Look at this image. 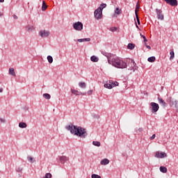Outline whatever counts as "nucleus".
<instances>
[{
	"mask_svg": "<svg viewBox=\"0 0 178 178\" xmlns=\"http://www.w3.org/2000/svg\"><path fill=\"white\" fill-rule=\"evenodd\" d=\"M0 122H1V123H5V119L0 118Z\"/></svg>",
	"mask_w": 178,
	"mask_h": 178,
	"instance_id": "obj_43",
	"label": "nucleus"
},
{
	"mask_svg": "<svg viewBox=\"0 0 178 178\" xmlns=\"http://www.w3.org/2000/svg\"><path fill=\"white\" fill-rule=\"evenodd\" d=\"M3 16V14L2 13H0V17H2Z\"/></svg>",
	"mask_w": 178,
	"mask_h": 178,
	"instance_id": "obj_51",
	"label": "nucleus"
},
{
	"mask_svg": "<svg viewBox=\"0 0 178 178\" xmlns=\"http://www.w3.org/2000/svg\"><path fill=\"white\" fill-rule=\"evenodd\" d=\"M1 3L5 2V0H0Z\"/></svg>",
	"mask_w": 178,
	"mask_h": 178,
	"instance_id": "obj_53",
	"label": "nucleus"
},
{
	"mask_svg": "<svg viewBox=\"0 0 178 178\" xmlns=\"http://www.w3.org/2000/svg\"><path fill=\"white\" fill-rule=\"evenodd\" d=\"M39 35H40L42 38H47L49 35V31L42 30L39 32Z\"/></svg>",
	"mask_w": 178,
	"mask_h": 178,
	"instance_id": "obj_9",
	"label": "nucleus"
},
{
	"mask_svg": "<svg viewBox=\"0 0 178 178\" xmlns=\"http://www.w3.org/2000/svg\"><path fill=\"white\" fill-rule=\"evenodd\" d=\"M91 177H92V178H102L101 176H99V175H97V174H92V175H91Z\"/></svg>",
	"mask_w": 178,
	"mask_h": 178,
	"instance_id": "obj_35",
	"label": "nucleus"
},
{
	"mask_svg": "<svg viewBox=\"0 0 178 178\" xmlns=\"http://www.w3.org/2000/svg\"><path fill=\"white\" fill-rule=\"evenodd\" d=\"M156 136L155 134H153L151 137H150V140H154V138H155Z\"/></svg>",
	"mask_w": 178,
	"mask_h": 178,
	"instance_id": "obj_44",
	"label": "nucleus"
},
{
	"mask_svg": "<svg viewBox=\"0 0 178 178\" xmlns=\"http://www.w3.org/2000/svg\"><path fill=\"white\" fill-rule=\"evenodd\" d=\"M135 44L133 43L128 44L127 48L128 49H134Z\"/></svg>",
	"mask_w": 178,
	"mask_h": 178,
	"instance_id": "obj_27",
	"label": "nucleus"
},
{
	"mask_svg": "<svg viewBox=\"0 0 178 178\" xmlns=\"http://www.w3.org/2000/svg\"><path fill=\"white\" fill-rule=\"evenodd\" d=\"M157 99L159 101V104H161V106H163V108H166V106H168V104H166L164 99H163L160 97H158Z\"/></svg>",
	"mask_w": 178,
	"mask_h": 178,
	"instance_id": "obj_13",
	"label": "nucleus"
},
{
	"mask_svg": "<svg viewBox=\"0 0 178 178\" xmlns=\"http://www.w3.org/2000/svg\"><path fill=\"white\" fill-rule=\"evenodd\" d=\"M2 83L1 82H0V84H1Z\"/></svg>",
	"mask_w": 178,
	"mask_h": 178,
	"instance_id": "obj_57",
	"label": "nucleus"
},
{
	"mask_svg": "<svg viewBox=\"0 0 178 178\" xmlns=\"http://www.w3.org/2000/svg\"><path fill=\"white\" fill-rule=\"evenodd\" d=\"M111 31H117L118 29L116 27L111 28Z\"/></svg>",
	"mask_w": 178,
	"mask_h": 178,
	"instance_id": "obj_40",
	"label": "nucleus"
},
{
	"mask_svg": "<svg viewBox=\"0 0 178 178\" xmlns=\"http://www.w3.org/2000/svg\"><path fill=\"white\" fill-rule=\"evenodd\" d=\"M19 127H20V129H26V127H27V124H26V122H19Z\"/></svg>",
	"mask_w": 178,
	"mask_h": 178,
	"instance_id": "obj_22",
	"label": "nucleus"
},
{
	"mask_svg": "<svg viewBox=\"0 0 178 178\" xmlns=\"http://www.w3.org/2000/svg\"><path fill=\"white\" fill-rule=\"evenodd\" d=\"M47 60H48L49 63H52V62H54V58H52L51 56H48Z\"/></svg>",
	"mask_w": 178,
	"mask_h": 178,
	"instance_id": "obj_32",
	"label": "nucleus"
},
{
	"mask_svg": "<svg viewBox=\"0 0 178 178\" xmlns=\"http://www.w3.org/2000/svg\"><path fill=\"white\" fill-rule=\"evenodd\" d=\"M137 9H140V6L138 5V3L136 4V10L137 11Z\"/></svg>",
	"mask_w": 178,
	"mask_h": 178,
	"instance_id": "obj_42",
	"label": "nucleus"
},
{
	"mask_svg": "<svg viewBox=\"0 0 178 178\" xmlns=\"http://www.w3.org/2000/svg\"><path fill=\"white\" fill-rule=\"evenodd\" d=\"M73 29L76 31H81L83 30V23L77 22L73 24Z\"/></svg>",
	"mask_w": 178,
	"mask_h": 178,
	"instance_id": "obj_5",
	"label": "nucleus"
},
{
	"mask_svg": "<svg viewBox=\"0 0 178 178\" xmlns=\"http://www.w3.org/2000/svg\"><path fill=\"white\" fill-rule=\"evenodd\" d=\"M155 56H152V57H149L147 58L148 62H150L151 63H152V62H155Z\"/></svg>",
	"mask_w": 178,
	"mask_h": 178,
	"instance_id": "obj_28",
	"label": "nucleus"
},
{
	"mask_svg": "<svg viewBox=\"0 0 178 178\" xmlns=\"http://www.w3.org/2000/svg\"><path fill=\"white\" fill-rule=\"evenodd\" d=\"M103 55H104V56H106L107 60H108V56H111V55H113V54H108V53H104V54H103Z\"/></svg>",
	"mask_w": 178,
	"mask_h": 178,
	"instance_id": "obj_37",
	"label": "nucleus"
},
{
	"mask_svg": "<svg viewBox=\"0 0 178 178\" xmlns=\"http://www.w3.org/2000/svg\"><path fill=\"white\" fill-rule=\"evenodd\" d=\"M74 41H75V42H76V41H77V40H76V39H74Z\"/></svg>",
	"mask_w": 178,
	"mask_h": 178,
	"instance_id": "obj_56",
	"label": "nucleus"
},
{
	"mask_svg": "<svg viewBox=\"0 0 178 178\" xmlns=\"http://www.w3.org/2000/svg\"><path fill=\"white\" fill-rule=\"evenodd\" d=\"M149 109L152 113H156V112L159 111V104H158V103L152 102L150 103Z\"/></svg>",
	"mask_w": 178,
	"mask_h": 178,
	"instance_id": "obj_3",
	"label": "nucleus"
},
{
	"mask_svg": "<svg viewBox=\"0 0 178 178\" xmlns=\"http://www.w3.org/2000/svg\"><path fill=\"white\" fill-rule=\"evenodd\" d=\"M128 66L129 67L128 70H133L134 72H135L136 70H137V69H138V67H137V64H136V62H134V60H130L129 61Z\"/></svg>",
	"mask_w": 178,
	"mask_h": 178,
	"instance_id": "obj_4",
	"label": "nucleus"
},
{
	"mask_svg": "<svg viewBox=\"0 0 178 178\" xmlns=\"http://www.w3.org/2000/svg\"><path fill=\"white\" fill-rule=\"evenodd\" d=\"M93 118H97L98 119V118H99V116L97 115H94Z\"/></svg>",
	"mask_w": 178,
	"mask_h": 178,
	"instance_id": "obj_50",
	"label": "nucleus"
},
{
	"mask_svg": "<svg viewBox=\"0 0 178 178\" xmlns=\"http://www.w3.org/2000/svg\"><path fill=\"white\" fill-rule=\"evenodd\" d=\"M146 48H147V49H151V46H149V45H146Z\"/></svg>",
	"mask_w": 178,
	"mask_h": 178,
	"instance_id": "obj_45",
	"label": "nucleus"
},
{
	"mask_svg": "<svg viewBox=\"0 0 178 178\" xmlns=\"http://www.w3.org/2000/svg\"><path fill=\"white\" fill-rule=\"evenodd\" d=\"M115 15H122V10L119 8V7H117L115 10Z\"/></svg>",
	"mask_w": 178,
	"mask_h": 178,
	"instance_id": "obj_25",
	"label": "nucleus"
},
{
	"mask_svg": "<svg viewBox=\"0 0 178 178\" xmlns=\"http://www.w3.org/2000/svg\"><path fill=\"white\" fill-rule=\"evenodd\" d=\"M160 172H161V173H166L168 172V168H166L165 166H161Z\"/></svg>",
	"mask_w": 178,
	"mask_h": 178,
	"instance_id": "obj_24",
	"label": "nucleus"
},
{
	"mask_svg": "<svg viewBox=\"0 0 178 178\" xmlns=\"http://www.w3.org/2000/svg\"><path fill=\"white\" fill-rule=\"evenodd\" d=\"M156 158H166L167 154L165 152H156L155 153V156Z\"/></svg>",
	"mask_w": 178,
	"mask_h": 178,
	"instance_id": "obj_11",
	"label": "nucleus"
},
{
	"mask_svg": "<svg viewBox=\"0 0 178 178\" xmlns=\"http://www.w3.org/2000/svg\"><path fill=\"white\" fill-rule=\"evenodd\" d=\"M99 12L95 13V10L94 12L95 17L97 19V20H99V19H102V15L99 14Z\"/></svg>",
	"mask_w": 178,
	"mask_h": 178,
	"instance_id": "obj_16",
	"label": "nucleus"
},
{
	"mask_svg": "<svg viewBox=\"0 0 178 178\" xmlns=\"http://www.w3.org/2000/svg\"><path fill=\"white\" fill-rule=\"evenodd\" d=\"M106 7V3H102L100 5V6L95 10V13H98V12H99V14L101 15L102 13V10H104V9H105Z\"/></svg>",
	"mask_w": 178,
	"mask_h": 178,
	"instance_id": "obj_8",
	"label": "nucleus"
},
{
	"mask_svg": "<svg viewBox=\"0 0 178 178\" xmlns=\"http://www.w3.org/2000/svg\"><path fill=\"white\" fill-rule=\"evenodd\" d=\"M92 144L95 145V147H101V143L99 141H93Z\"/></svg>",
	"mask_w": 178,
	"mask_h": 178,
	"instance_id": "obj_31",
	"label": "nucleus"
},
{
	"mask_svg": "<svg viewBox=\"0 0 178 178\" xmlns=\"http://www.w3.org/2000/svg\"><path fill=\"white\" fill-rule=\"evenodd\" d=\"M79 87H81V88H86V87H87V86L86 85V83L84 82H80L79 83Z\"/></svg>",
	"mask_w": 178,
	"mask_h": 178,
	"instance_id": "obj_33",
	"label": "nucleus"
},
{
	"mask_svg": "<svg viewBox=\"0 0 178 178\" xmlns=\"http://www.w3.org/2000/svg\"><path fill=\"white\" fill-rule=\"evenodd\" d=\"M143 128H139L137 131L136 133H138V134H140V133H143Z\"/></svg>",
	"mask_w": 178,
	"mask_h": 178,
	"instance_id": "obj_38",
	"label": "nucleus"
},
{
	"mask_svg": "<svg viewBox=\"0 0 178 178\" xmlns=\"http://www.w3.org/2000/svg\"><path fill=\"white\" fill-rule=\"evenodd\" d=\"M168 102L170 106H173V105H175V107L178 109V101L177 100H173V99L169 98L168 99Z\"/></svg>",
	"mask_w": 178,
	"mask_h": 178,
	"instance_id": "obj_6",
	"label": "nucleus"
},
{
	"mask_svg": "<svg viewBox=\"0 0 178 178\" xmlns=\"http://www.w3.org/2000/svg\"><path fill=\"white\" fill-rule=\"evenodd\" d=\"M43 97L45 98V99H51V95L48 93L43 94Z\"/></svg>",
	"mask_w": 178,
	"mask_h": 178,
	"instance_id": "obj_30",
	"label": "nucleus"
},
{
	"mask_svg": "<svg viewBox=\"0 0 178 178\" xmlns=\"http://www.w3.org/2000/svg\"><path fill=\"white\" fill-rule=\"evenodd\" d=\"M170 60H172V59L175 58V51H171L170 52Z\"/></svg>",
	"mask_w": 178,
	"mask_h": 178,
	"instance_id": "obj_29",
	"label": "nucleus"
},
{
	"mask_svg": "<svg viewBox=\"0 0 178 178\" xmlns=\"http://www.w3.org/2000/svg\"><path fill=\"white\" fill-rule=\"evenodd\" d=\"M136 27L138 29V30H140V27H138V25H137V24H136Z\"/></svg>",
	"mask_w": 178,
	"mask_h": 178,
	"instance_id": "obj_52",
	"label": "nucleus"
},
{
	"mask_svg": "<svg viewBox=\"0 0 178 178\" xmlns=\"http://www.w3.org/2000/svg\"><path fill=\"white\" fill-rule=\"evenodd\" d=\"M108 63L118 69H126L127 67V63L115 54L108 56Z\"/></svg>",
	"mask_w": 178,
	"mask_h": 178,
	"instance_id": "obj_2",
	"label": "nucleus"
},
{
	"mask_svg": "<svg viewBox=\"0 0 178 178\" xmlns=\"http://www.w3.org/2000/svg\"><path fill=\"white\" fill-rule=\"evenodd\" d=\"M13 18H14V19H18V17H17L16 15H13Z\"/></svg>",
	"mask_w": 178,
	"mask_h": 178,
	"instance_id": "obj_49",
	"label": "nucleus"
},
{
	"mask_svg": "<svg viewBox=\"0 0 178 178\" xmlns=\"http://www.w3.org/2000/svg\"><path fill=\"white\" fill-rule=\"evenodd\" d=\"M59 161L62 165L65 164V162H67L69 161V157L66 156H59Z\"/></svg>",
	"mask_w": 178,
	"mask_h": 178,
	"instance_id": "obj_12",
	"label": "nucleus"
},
{
	"mask_svg": "<svg viewBox=\"0 0 178 178\" xmlns=\"http://www.w3.org/2000/svg\"><path fill=\"white\" fill-rule=\"evenodd\" d=\"M135 14H136V17L138 24L139 25L141 24V23L140 22V18H138V14L137 13V10H135Z\"/></svg>",
	"mask_w": 178,
	"mask_h": 178,
	"instance_id": "obj_26",
	"label": "nucleus"
},
{
	"mask_svg": "<svg viewBox=\"0 0 178 178\" xmlns=\"http://www.w3.org/2000/svg\"><path fill=\"white\" fill-rule=\"evenodd\" d=\"M48 8V6L45 3V1H42V10L44 12L47 10V8Z\"/></svg>",
	"mask_w": 178,
	"mask_h": 178,
	"instance_id": "obj_21",
	"label": "nucleus"
},
{
	"mask_svg": "<svg viewBox=\"0 0 178 178\" xmlns=\"http://www.w3.org/2000/svg\"><path fill=\"white\" fill-rule=\"evenodd\" d=\"M26 30L29 31V33H31V31H34V26L28 25L26 27Z\"/></svg>",
	"mask_w": 178,
	"mask_h": 178,
	"instance_id": "obj_19",
	"label": "nucleus"
},
{
	"mask_svg": "<svg viewBox=\"0 0 178 178\" xmlns=\"http://www.w3.org/2000/svg\"><path fill=\"white\" fill-rule=\"evenodd\" d=\"M143 40H144V42H147L148 41V40H147V38H143Z\"/></svg>",
	"mask_w": 178,
	"mask_h": 178,
	"instance_id": "obj_47",
	"label": "nucleus"
},
{
	"mask_svg": "<svg viewBox=\"0 0 178 178\" xmlns=\"http://www.w3.org/2000/svg\"><path fill=\"white\" fill-rule=\"evenodd\" d=\"M0 92H3V88H0Z\"/></svg>",
	"mask_w": 178,
	"mask_h": 178,
	"instance_id": "obj_48",
	"label": "nucleus"
},
{
	"mask_svg": "<svg viewBox=\"0 0 178 178\" xmlns=\"http://www.w3.org/2000/svg\"><path fill=\"white\" fill-rule=\"evenodd\" d=\"M78 42H89V41H91V39L90 38H83V39H78Z\"/></svg>",
	"mask_w": 178,
	"mask_h": 178,
	"instance_id": "obj_17",
	"label": "nucleus"
},
{
	"mask_svg": "<svg viewBox=\"0 0 178 178\" xmlns=\"http://www.w3.org/2000/svg\"><path fill=\"white\" fill-rule=\"evenodd\" d=\"M145 47H147V45L146 42H145Z\"/></svg>",
	"mask_w": 178,
	"mask_h": 178,
	"instance_id": "obj_54",
	"label": "nucleus"
},
{
	"mask_svg": "<svg viewBox=\"0 0 178 178\" xmlns=\"http://www.w3.org/2000/svg\"><path fill=\"white\" fill-rule=\"evenodd\" d=\"M31 11H33V8L31 9Z\"/></svg>",
	"mask_w": 178,
	"mask_h": 178,
	"instance_id": "obj_55",
	"label": "nucleus"
},
{
	"mask_svg": "<svg viewBox=\"0 0 178 178\" xmlns=\"http://www.w3.org/2000/svg\"><path fill=\"white\" fill-rule=\"evenodd\" d=\"M23 170V167H18L17 168V172H22Z\"/></svg>",
	"mask_w": 178,
	"mask_h": 178,
	"instance_id": "obj_39",
	"label": "nucleus"
},
{
	"mask_svg": "<svg viewBox=\"0 0 178 178\" xmlns=\"http://www.w3.org/2000/svg\"><path fill=\"white\" fill-rule=\"evenodd\" d=\"M115 87V84H112V81H108V83L104 84L105 88H108V90H112Z\"/></svg>",
	"mask_w": 178,
	"mask_h": 178,
	"instance_id": "obj_14",
	"label": "nucleus"
},
{
	"mask_svg": "<svg viewBox=\"0 0 178 178\" xmlns=\"http://www.w3.org/2000/svg\"><path fill=\"white\" fill-rule=\"evenodd\" d=\"M71 92L74 94V95H86V92L83 93L81 92H79L78 90H76L74 89L71 90Z\"/></svg>",
	"mask_w": 178,
	"mask_h": 178,
	"instance_id": "obj_15",
	"label": "nucleus"
},
{
	"mask_svg": "<svg viewBox=\"0 0 178 178\" xmlns=\"http://www.w3.org/2000/svg\"><path fill=\"white\" fill-rule=\"evenodd\" d=\"M90 60H91V62H98V60H99V58H98V57H97L95 56H92L90 57Z\"/></svg>",
	"mask_w": 178,
	"mask_h": 178,
	"instance_id": "obj_23",
	"label": "nucleus"
},
{
	"mask_svg": "<svg viewBox=\"0 0 178 178\" xmlns=\"http://www.w3.org/2000/svg\"><path fill=\"white\" fill-rule=\"evenodd\" d=\"M156 13L157 15V19H159V20H163L164 15L161 9L156 8Z\"/></svg>",
	"mask_w": 178,
	"mask_h": 178,
	"instance_id": "obj_7",
	"label": "nucleus"
},
{
	"mask_svg": "<svg viewBox=\"0 0 178 178\" xmlns=\"http://www.w3.org/2000/svg\"><path fill=\"white\" fill-rule=\"evenodd\" d=\"M111 84H114V87H116V86H119V82H118L116 81H112Z\"/></svg>",
	"mask_w": 178,
	"mask_h": 178,
	"instance_id": "obj_36",
	"label": "nucleus"
},
{
	"mask_svg": "<svg viewBox=\"0 0 178 178\" xmlns=\"http://www.w3.org/2000/svg\"><path fill=\"white\" fill-rule=\"evenodd\" d=\"M101 165H108L109 163V159H104L100 162Z\"/></svg>",
	"mask_w": 178,
	"mask_h": 178,
	"instance_id": "obj_20",
	"label": "nucleus"
},
{
	"mask_svg": "<svg viewBox=\"0 0 178 178\" xmlns=\"http://www.w3.org/2000/svg\"><path fill=\"white\" fill-rule=\"evenodd\" d=\"M65 129L68 130V131H70L71 134H74L78 137H82L83 138L87 137V131L81 127H77L70 123V124L65 127Z\"/></svg>",
	"mask_w": 178,
	"mask_h": 178,
	"instance_id": "obj_1",
	"label": "nucleus"
},
{
	"mask_svg": "<svg viewBox=\"0 0 178 178\" xmlns=\"http://www.w3.org/2000/svg\"><path fill=\"white\" fill-rule=\"evenodd\" d=\"M166 3L170 5L171 6H177V0H164Z\"/></svg>",
	"mask_w": 178,
	"mask_h": 178,
	"instance_id": "obj_10",
	"label": "nucleus"
},
{
	"mask_svg": "<svg viewBox=\"0 0 178 178\" xmlns=\"http://www.w3.org/2000/svg\"><path fill=\"white\" fill-rule=\"evenodd\" d=\"M88 95H91V94H92V90H90L89 91H88Z\"/></svg>",
	"mask_w": 178,
	"mask_h": 178,
	"instance_id": "obj_41",
	"label": "nucleus"
},
{
	"mask_svg": "<svg viewBox=\"0 0 178 178\" xmlns=\"http://www.w3.org/2000/svg\"><path fill=\"white\" fill-rule=\"evenodd\" d=\"M27 159H28L29 162H31V163L35 162V160H34V159H33V157H31V156H28Z\"/></svg>",
	"mask_w": 178,
	"mask_h": 178,
	"instance_id": "obj_34",
	"label": "nucleus"
},
{
	"mask_svg": "<svg viewBox=\"0 0 178 178\" xmlns=\"http://www.w3.org/2000/svg\"><path fill=\"white\" fill-rule=\"evenodd\" d=\"M9 74L16 77V73L15 72V69L13 67L9 68Z\"/></svg>",
	"mask_w": 178,
	"mask_h": 178,
	"instance_id": "obj_18",
	"label": "nucleus"
},
{
	"mask_svg": "<svg viewBox=\"0 0 178 178\" xmlns=\"http://www.w3.org/2000/svg\"><path fill=\"white\" fill-rule=\"evenodd\" d=\"M140 37H142V38H143V39L145 38V35H143L141 33H140Z\"/></svg>",
	"mask_w": 178,
	"mask_h": 178,
	"instance_id": "obj_46",
	"label": "nucleus"
}]
</instances>
